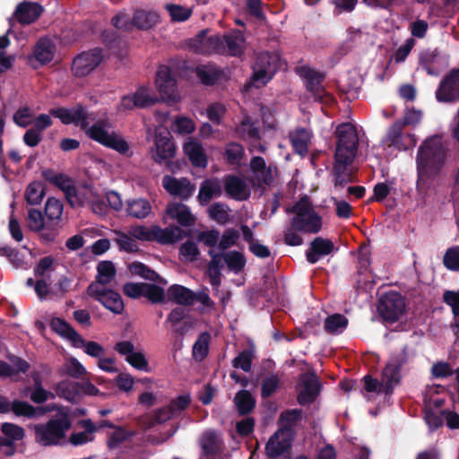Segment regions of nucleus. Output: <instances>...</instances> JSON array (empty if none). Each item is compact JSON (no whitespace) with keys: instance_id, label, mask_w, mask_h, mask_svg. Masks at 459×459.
Listing matches in <instances>:
<instances>
[{"instance_id":"nucleus-1","label":"nucleus","mask_w":459,"mask_h":459,"mask_svg":"<svg viewBox=\"0 0 459 459\" xmlns=\"http://www.w3.org/2000/svg\"><path fill=\"white\" fill-rule=\"evenodd\" d=\"M409 361L408 346L404 345L401 350L392 352L382 370L380 381L370 375H366L363 377L364 389L368 393L385 394L386 396L392 395L394 388L401 384L402 370Z\"/></svg>"},{"instance_id":"nucleus-2","label":"nucleus","mask_w":459,"mask_h":459,"mask_svg":"<svg viewBox=\"0 0 459 459\" xmlns=\"http://www.w3.org/2000/svg\"><path fill=\"white\" fill-rule=\"evenodd\" d=\"M447 152L438 135H432L422 142L416 155L418 183L439 175L446 164Z\"/></svg>"},{"instance_id":"nucleus-3","label":"nucleus","mask_w":459,"mask_h":459,"mask_svg":"<svg viewBox=\"0 0 459 459\" xmlns=\"http://www.w3.org/2000/svg\"><path fill=\"white\" fill-rule=\"evenodd\" d=\"M54 406L56 413L45 424L34 426L35 441L44 446L60 445L72 427L69 409L64 406Z\"/></svg>"},{"instance_id":"nucleus-4","label":"nucleus","mask_w":459,"mask_h":459,"mask_svg":"<svg viewBox=\"0 0 459 459\" xmlns=\"http://www.w3.org/2000/svg\"><path fill=\"white\" fill-rule=\"evenodd\" d=\"M287 212L295 213L290 220V228L295 231L304 233H318L322 229V218L314 210L311 199L305 195L295 203L293 206L288 208Z\"/></svg>"},{"instance_id":"nucleus-5","label":"nucleus","mask_w":459,"mask_h":459,"mask_svg":"<svg viewBox=\"0 0 459 459\" xmlns=\"http://www.w3.org/2000/svg\"><path fill=\"white\" fill-rule=\"evenodd\" d=\"M337 137L334 159L340 162L351 163L357 154L359 137L355 126L351 123H343L335 130Z\"/></svg>"},{"instance_id":"nucleus-6","label":"nucleus","mask_w":459,"mask_h":459,"mask_svg":"<svg viewBox=\"0 0 459 459\" xmlns=\"http://www.w3.org/2000/svg\"><path fill=\"white\" fill-rule=\"evenodd\" d=\"M129 233L134 238L138 240H156L160 244H174L181 240L185 236L184 230L178 226H170L166 229L152 226L151 229H148L145 226L137 225L131 227Z\"/></svg>"},{"instance_id":"nucleus-7","label":"nucleus","mask_w":459,"mask_h":459,"mask_svg":"<svg viewBox=\"0 0 459 459\" xmlns=\"http://www.w3.org/2000/svg\"><path fill=\"white\" fill-rule=\"evenodd\" d=\"M106 126L107 122L105 120H98L91 126H88L83 131L90 139L98 143L115 150L120 154H126L130 149L128 143L117 133H109Z\"/></svg>"},{"instance_id":"nucleus-8","label":"nucleus","mask_w":459,"mask_h":459,"mask_svg":"<svg viewBox=\"0 0 459 459\" xmlns=\"http://www.w3.org/2000/svg\"><path fill=\"white\" fill-rule=\"evenodd\" d=\"M281 65L278 54L273 52H262L256 56L254 65L252 80L257 83V87L265 86L275 75Z\"/></svg>"},{"instance_id":"nucleus-9","label":"nucleus","mask_w":459,"mask_h":459,"mask_svg":"<svg viewBox=\"0 0 459 459\" xmlns=\"http://www.w3.org/2000/svg\"><path fill=\"white\" fill-rule=\"evenodd\" d=\"M405 299L397 291L391 290L383 294L377 301V310L385 323H395L405 311Z\"/></svg>"},{"instance_id":"nucleus-10","label":"nucleus","mask_w":459,"mask_h":459,"mask_svg":"<svg viewBox=\"0 0 459 459\" xmlns=\"http://www.w3.org/2000/svg\"><path fill=\"white\" fill-rule=\"evenodd\" d=\"M104 59V50L95 48L77 55L72 64V73L75 77H85L94 71Z\"/></svg>"},{"instance_id":"nucleus-11","label":"nucleus","mask_w":459,"mask_h":459,"mask_svg":"<svg viewBox=\"0 0 459 459\" xmlns=\"http://www.w3.org/2000/svg\"><path fill=\"white\" fill-rule=\"evenodd\" d=\"M86 293L112 313L116 315L123 313L125 305L120 294L117 291L110 289H100L97 283L91 282L87 287Z\"/></svg>"},{"instance_id":"nucleus-12","label":"nucleus","mask_w":459,"mask_h":459,"mask_svg":"<svg viewBox=\"0 0 459 459\" xmlns=\"http://www.w3.org/2000/svg\"><path fill=\"white\" fill-rule=\"evenodd\" d=\"M49 113L54 117L60 119L64 125L74 124L82 131L89 126V114L82 103H77L71 108L64 107L51 108Z\"/></svg>"},{"instance_id":"nucleus-13","label":"nucleus","mask_w":459,"mask_h":459,"mask_svg":"<svg viewBox=\"0 0 459 459\" xmlns=\"http://www.w3.org/2000/svg\"><path fill=\"white\" fill-rule=\"evenodd\" d=\"M438 102L453 103L459 100V69L453 68L440 81L436 91Z\"/></svg>"},{"instance_id":"nucleus-14","label":"nucleus","mask_w":459,"mask_h":459,"mask_svg":"<svg viewBox=\"0 0 459 459\" xmlns=\"http://www.w3.org/2000/svg\"><path fill=\"white\" fill-rule=\"evenodd\" d=\"M300 76L306 80V89L312 93L314 100L324 103L332 99V96L326 93L322 85L325 80V74L317 72L309 66L300 68Z\"/></svg>"},{"instance_id":"nucleus-15","label":"nucleus","mask_w":459,"mask_h":459,"mask_svg":"<svg viewBox=\"0 0 459 459\" xmlns=\"http://www.w3.org/2000/svg\"><path fill=\"white\" fill-rule=\"evenodd\" d=\"M154 143L155 152L152 153V159L156 163L162 164L175 156L176 147L167 128L160 127L155 130Z\"/></svg>"},{"instance_id":"nucleus-16","label":"nucleus","mask_w":459,"mask_h":459,"mask_svg":"<svg viewBox=\"0 0 459 459\" xmlns=\"http://www.w3.org/2000/svg\"><path fill=\"white\" fill-rule=\"evenodd\" d=\"M403 128L400 124L394 122L388 128L383 139V143L399 151H407L413 148L417 143L416 136L413 134H403Z\"/></svg>"},{"instance_id":"nucleus-17","label":"nucleus","mask_w":459,"mask_h":459,"mask_svg":"<svg viewBox=\"0 0 459 459\" xmlns=\"http://www.w3.org/2000/svg\"><path fill=\"white\" fill-rule=\"evenodd\" d=\"M194 51L197 54L210 56L212 54H225V46L219 34L207 35V30H201L193 44Z\"/></svg>"},{"instance_id":"nucleus-18","label":"nucleus","mask_w":459,"mask_h":459,"mask_svg":"<svg viewBox=\"0 0 459 459\" xmlns=\"http://www.w3.org/2000/svg\"><path fill=\"white\" fill-rule=\"evenodd\" d=\"M299 384L303 389L298 394L297 402L300 405L315 402L321 390V383L314 371H307L299 377Z\"/></svg>"},{"instance_id":"nucleus-19","label":"nucleus","mask_w":459,"mask_h":459,"mask_svg":"<svg viewBox=\"0 0 459 459\" xmlns=\"http://www.w3.org/2000/svg\"><path fill=\"white\" fill-rule=\"evenodd\" d=\"M114 350L125 356L126 361L134 368L150 372L149 362L142 351H134V345L131 341H121L115 344Z\"/></svg>"},{"instance_id":"nucleus-20","label":"nucleus","mask_w":459,"mask_h":459,"mask_svg":"<svg viewBox=\"0 0 459 459\" xmlns=\"http://www.w3.org/2000/svg\"><path fill=\"white\" fill-rule=\"evenodd\" d=\"M28 228L35 232L40 233V238L47 242H53L58 235L56 227H52L48 222L45 223L42 212L35 208H31L28 212Z\"/></svg>"},{"instance_id":"nucleus-21","label":"nucleus","mask_w":459,"mask_h":459,"mask_svg":"<svg viewBox=\"0 0 459 459\" xmlns=\"http://www.w3.org/2000/svg\"><path fill=\"white\" fill-rule=\"evenodd\" d=\"M162 186L167 192L182 200H187L194 193L195 186L186 178L178 179L174 177L165 176L162 178Z\"/></svg>"},{"instance_id":"nucleus-22","label":"nucleus","mask_w":459,"mask_h":459,"mask_svg":"<svg viewBox=\"0 0 459 459\" xmlns=\"http://www.w3.org/2000/svg\"><path fill=\"white\" fill-rule=\"evenodd\" d=\"M284 429H279L269 438L265 445L268 457L277 458L287 452L291 446V438L284 436Z\"/></svg>"},{"instance_id":"nucleus-23","label":"nucleus","mask_w":459,"mask_h":459,"mask_svg":"<svg viewBox=\"0 0 459 459\" xmlns=\"http://www.w3.org/2000/svg\"><path fill=\"white\" fill-rule=\"evenodd\" d=\"M334 250V245L329 238H315L309 248L306 251V257L309 264H316L323 256L330 255Z\"/></svg>"},{"instance_id":"nucleus-24","label":"nucleus","mask_w":459,"mask_h":459,"mask_svg":"<svg viewBox=\"0 0 459 459\" xmlns=\"http://www.w3.org/2000/svg\"><path fill=\"white\" fill-rule=\"evenodd\" d=\"M50 328L63 338L69 340L75 348H81L84 339L65 320L60 317H53L50 321Z\"/></svg>"},{"instance_id":"nucleus-25","label":"nucleus","mask_w":459,"mask_h":459,"mask_svg":"<svg viewBox=\"0 0 459 459\" xmlns=\"http://www.w3.org/2000/svg\"><path fill=\"white\" fill-rule=\"evenodd\" d=\"M224 190L230 197L238 201L247 200L250 195L246 182L235 175L225 177Z\"/></svg>"},{"instance_id":"nucleus-26","label":"nucleus","mask_w":459,"mask_h":459,"mask_svg":"<svg viewBox=\"0 0 459 459\" xmlns=\"http://www.w3.org/2000/svg\"><path fill=\"white\" fill-rule=\"evenodd\" d=\"M55 406L34 407L25 401L15 399L12 402L11 411L17 417H25L28 419H36L44 415L47 411L54 410Z\"/></svg>"},{"instance_id":"nucleus-27","label":"nucleus","mask_w":459,"mask_h":459,"mask_svg":"<svg viewBox=\"0 0 459 459\" xmlns=\"http://www.w3.org/2000/svg\"><path fill=\"white\" fill-rule=\"evenodd\" d=\"M43 7L38 3L22 2L16 7L14 15L22 24L34 22L42 13Z\"/></svg>"},{"instance_id":"nucleus-28","label":"nucleus","mask_w":459,"mask_h":459,"mask_svg":"<svg viewBox=\"0 0 459 459\" xmlns=\"http://www.w3.org/2000/svg\"><path fill=\"white\" fill-rule=\"evenodd\" d=\"M167 214L182 227H190L195 224V218L187 205L182 203H173L167 206Z\"/></svg>"},{"instance_id":"nucleus-29","label":"nucleus","mask_w":459,"mask_h":459,"mask_svg":"<svg viewBox=\"0 0 459 459\" xmlns=\"http://www.w3.org/2000/svg\"><path fill=\"white\" fill-rule=\"evenodd\" d=\"M183 149L194 167L202 169L207 167V156L200 143L191 140L184 144Z\"/></svg>"},{"instance_id":"nucleus-30","label":"nucleus","mask_w":459,"mask_h":459,"mask_svg":"<svg viewBox=\"0 0 459 459\" xmlns=\"http://www.w3.org/2000/svg\"><path fill=\"white\" fill-rule=\"evenodd\" d=\"M4 437L0 436V445L5 447H13L16 441H21L25 437L24 429L11 422H4L0 428Z\"/></svg>"},{"instance_id":"nucleus-31","label":"nucleus","mask_w":459,"mask_h":459,"mask_svg":"<svg viewBox=\"0 0 459 459\" xmlns=\"http://www.w3.org/2000/svg\"><path fill=\"white\" fill-rule=\"evenodd\" d=\"M151 203L144 198H132L126 200V212L127 216L143 220L147 218L152 212Z\"/></svg>"},{"instance_id":"nucleus-32","label":"nucleus","mask_w":459,"mask_h":459,"mask_svg":"<svg viewBox=\"0 0 459 459\" xmlns=\"http://www.w3.org/2000/svg\"><path fill=\"white\" fill-rule=\"evenodd\" d=\"M156 85L160 94L170 97L176 89V80L172 77L169 66L161 65L157 71Z\"/></svg>"},{"instance_id":"nucleus-33","label":"nucleus","mask_w":459,"mask_h":459,"mask_svg":"<svg viewBox=\"0 0 459 459\" xmlns=\"http://www.w3.org/2000/svg\"><path fill=\"white\" fill-rule=\"evenodd\" d=\"M221 38L224 41L225 53L231 56H239L244 53L245 37L240 30H233Z\"/></svg>"},{"instance_id":"nucleus-34","label":"nucleus","mask_w":459,"mask_h":459,"mask_svg":"<svg viewBox=\"0 0 459 459\" xmlns=\"http://www.w3.org/2000/svg\"><path fill=\"white\" fill-rule=\"evenodd\" d=\"M160 22V15L154 11L135 10L133 15L134 27L148 30Z\"/></svg>"},{"instance_id":"nucleus-35","label":"nucleus","mask_w":459,"mask_h":459,"mask_svg":"<svg viewBox=\"0 0 459 459\" xmlns=\"http://www.w3.org/2000/svg\"><path fill=\"white\" fill-rule=\"evenodd\" d=\"M233 403L239 416H247L254 411L256 401L250 391L243 389L235 394Z\"/></svg>"},{"instance_id":"nucleus-36","label":"nucleus","mask_w":459,"mask_h":459,"mask_svg":"<svg viewBox=\"0 0 459 459\" xmlns=\"http://www.w3.org/2000/svg\"><path fill=\"white\" fill-rule=\"evenodd\" d=\"M54 53L55 45L48 38L39 39L33 50L35 59L41 65L50 63L54 58Z\"/></svg>"},{"instance_id":"nucleus-37","label":"nucleus","mask_w":459,"mask_h":459,"mask_svg":"<svg viewBox=\"0 0 459 459\" xmlns=\"http://www.w3.org/2000/svg\"><path fill=\"white\" fill-rule=\"evenodd\" d=\"M55 391L57 396L71 403H77L81 399L79 382L62 380L56 384Z\"/></svg>"},{"instance_id":"nucleus-38","label":"nucleus","mask_w":459,"mask_h":459,"mask_svg":"<svg viewBox=\"0 0 459 459\" xmlns=\"http://www.w3.org/2000/svg\"><path fill=\"white\" fill-rule=\"evenodd\" d=\"M78 425L82 427L84 430L81 432L73 433L69 437V442L75 446H82L92 441L93 437L91 435L95 433L94 423L90 419L79 420Z\"/></svg>"},{"instance_id":"nucleus-39","label":"nucleus","mask_w":459,"mask_h":459,"mask_svg":"<svg viewBox=\"0 0 459 459\" xmlns=\"http://www.w3.org/2000/svg\"><path fill=\"white\" fill-rule=\"evenodd\" d=\"M169 299L181 306H192L194 291L183 285L173 284L167 290Z\"/></svg>"},{"instance_id":"nucleus-40","label":"nucleus","mask_w":459,"mask_h":459,"mask_svg":"<svg viewBox=\"0 0 459 459\" xmlns=\"http://www.w3.org/2000/svg\"><path fill=\"white\" fill-rule=\"evenodd\" d=\"M290 140L294 151L299 155H305L308 151V143L310 135L305 128H297L290 134Z\"/></svg>"},{"instance_id":"nucleus-41","label":"nucleus","mask_w":459,"mask_h":459,"mask_svg":"<svg viewBox=\"0 0 459 459\" xmlns=\"http://www.w3.org/2000/svg\"><path fill=\"white\" fill-rule=\"evenodd\" d=\"M128 269L134 275H138L144 280L166 284L167 281L162 279L155 271L141 262H133Z\"/></svg>"},{"instance_id":"nucleus-42","label":"nucleus","mask_w":459,"mask_h":459,"mask_svg":"<svg viewBox=\"0 0 459 459\" xmlns=\"http://www.w3.org/2000/svg\"><path fill=\"white\" fill-rule=\"evenodd\" d=\"M63 208L64 205L60 200L55 197L48 198L45 204L44 212L48 223L52 225V227H56L58 224V221L63 214Z\"/></svg>"},{"instance_id":"nucleus-43","label":"nucleus","mask_w":459,"mask_h":459,"mask_svg":"<svg viewBox=\"0 0 459 459\" xmlns=\"http://www.w3.org/2000/svg\"><path fill=\"white\" fill-rule=\"evenodd\" d=\"M116 273L115 265L111 261H101L97 265V276L94 282L99 286L107 285L114 279Z\"/></svg>"},{"instance_id":"nucleus-44","label":"nucleus","mask_w":459,"mask_h":459,"mask_svg":"<svg viewBox=\"0 0 459 459\" xmlns=\"http://www.w3.org/2000/svg\"><path fill=\"white\" fill-rule=\"evenodd\" d=\"M348 318L342 314H333L325 320V330L330 334L342 333L348 326Z\"/></svg>"},{"instance_id":"nucleus-45","label":"nucleus","mask_w":459,"mask_h":459,"mask_svg":"<svg viewBox=\"0 0 459 459\" xmlns=\"http://www.w3.org/2000/svg\"><path fill=\"white\" fill-rule=\"evenodd\" d=\"M443 301L451 307L455 317V323L452 325L455 335L459 337V291L446 290L443 293Z\"/></svg>"},{"instance_id":"nucleus-46","label":"nucleus","mask_w":459,"mask_h":459,"mask_svg":"<svg viewBox=\"0 0 459 459\" xmlns=\"http://www.w3.org/2000/svg\"><path fill=\"white\" fill-rule=\"evenodd\" d=\"M45 195V186L39 181H33L28 185L25 190V200L29 204H39Z\"/></svg>"},{"instance_id":"nucleus-47","label":"nucleus","mask_w":459,"mask_h":459,"mask_svg":"<svg viewBox=\"0 0 459 459\" xmlns=\"http://www.w3.org/2000/svg\"><path fill=\"white\" fill-rule=\"evenodd\" d=\"M201 447L204 455L206 456H212L219 454L221 445L216 434L213 431L206 432L201 440Z\"/></svg>"},{"instance_id":"nucleus-48","label":"nucleus","mask_w":459,"mask_h":459,"mask_svg":"<svg viewBox=\"0 0 459 459\" xmlns=\"http://www.w3.org/2000/svg\"><path fill=\"white\" fill-rule=\"evenodd\" d=\"M224 262L229 270L235 273H240L245 268L247 263L245 255L236 250L224 253Z\"/></svg>"},{"instance_id":"nucleus-49","label":"nucleus","mask_w":459,"mask_h":459,"mask_svg":"<svg viewBox=\"0 0 459 459\" xmlns=\"http://www.w3.org/2000/svg\"><path fill=\"white\" fill-rule=\"evenodd\" d=\"M244 155V147L238 143L230 142L225 147L224 159L230 165L239 164Z\"/></svg>"},{"instance_id":"nucleus-50","label":"nucleus","mask_w":459,"mask_h":459,"mask_svg":"<svg viewBox=\"0 0 459 459\" xmlns=\"http://www.w3.org/2000/svg\"><path fill=\"white\" fill-rule=\"evenodd\" d=\"M335 162L333 168L334 176V186L337 187H344L349 182L351 181L350 175L347 173V167L351 163L340 162L339 159H334Z\"/></svg>"},{"instance_id":"nucleus-51","label":"nucleus","mask_w":459,"mask_h":459,"mask_svg":"<svg viewBox=\"0 0 459 459\" xmlns=\"http://www.w3.org/2000/svg\"><path fill=\"white\" fill-rule=\"evenodd\" d=\"M165 9L168 11L170 20L173 22H182L188 20L192 15V9L180 4H167Z\"/></svg>"},{"instance_id":"nucleus-52","label":"nucleus","mask_w":459,"mask_h":459,"mask_svg":"<svg viewBox=\"0 0 459 459\" xmlns=\"http://www.w3.org/2000/svg\"><path fill=\"white\" fill-rule=\"evenodd\" d=\"M195 73L201 82L206 86L214 85L218 82L221 75L218 70L206 66L197 67Z\"/></svg>"},{"instance_id":"nucleus-53","label":"nucleus","mask_w":459,"mask_h":459,"mask_svg":"<svg viewBox=\"0 0 459 459\" xmlns=\"http://www.w3.org/2000/svg\"><path fill=\"white\" fill-rule=\"evenodd\" d=\"M280 377L276 374H272L265 377L261 385L262 398L267 399L271 397L280 388Z\"/></svg>"},{"instance_id":"nucleus-54","label":"nucleus","mask_w":459,"mask_h":459,"mask_svg":"<svg viewBox=\"0 0 459 459\" xmlns=\"http://www.w3.org/2000/svg\"><path fill=\"white\" fill-rule=\"evenodd\" d=\"M302 416L301 409L286 410L280 415L279 421L282 424V428L285 431L291 429L294 423L299 421Z\"/></svg>"},{"instance_id":"nucleus-55","label":"nucleus","mask_w":459,"mask_h":459,"mask_svg":"<svg viewBox=\"0 0 459 459\" xmlns=\"http://www.w3.org/2000/svg\"><path fill=\"white\" fill-rule=\"evenodd\" d=\"M209 341L210 334L208 333L205 332L200 334L193 346V355L195 358H199L202 360L207 356L209 352Z\"/></svg>"},{"instance_id":"nucleus-56","label":"nucleus","mask_w":459,"mask_h":459,"mask_svg":"<svg viewBox=\"0 0 459 459\" xmlns=\"http://www.w3.org/2000/svg\"><path fill=\"white\" fill-rule=\"evenodd\" d=\"M443 264L446 269L459 272V246L452 247L446 251Z\"/></svg>"},{"instance_id":"nucleus-57","label":"nucleus","mask_w":459,"mask_h":459,"mask_svg":"<svg viewBox=\"0 0 459 459\" xmlns=\"http://www.w3.org/2000/svg\"><path fill=\"white\" fill-rule=\"evenodd\" d=\"M63 373L74 378H80L86 374V369L77 359L71 358L64 364Z\"/></svg>"},{"instance_id":"nucleus-58","label":"nucleus","mask_w":459,"mask_h":459,"mask_svg":"<svg viewBox=\"0 0 459 459\" xmlns=\"http://www.w3.org/2000/svg\"><path fill=\"white\" fill-rule=\"evenodd\" d=\"M240 235L238 230L234 228L226 229L222 235L221 238L218 244V247L221 250H226L233 246L237 245V242L239 238Z\"/></svg>"},{"instance_id":"nucleus-59","label":"nucleus","mask_w":459,"mask_h":459,"mask_svg":"<svg viewBox=\"0 0 459 459\" xmlns=\"http://www.w3.org/2000/svg\"><path fill=\"white\" fill-rule=\"evenodd\" d=\"M253 353L250 350H243L232 360L235 368H241L245 372H250L252 368Z\"/></svg>"},{"instance_id":"nucleus-60","label":"nucleus","mask_w":459,"mask_h":459,"mask_svg":"<svg viewBox=\"0 0 459 459\" xmlns=\"http://www.w3.org/2000/svg\"><path fill=\"white\" fill-rule=\"evenodd\" d=\"M152 303H162L165 300V291L160 286L152 283H145L144 296Z\"/></svg>"},{"instance_id":"nucleus-61","label":"nucleus","mask_w":459,"mask_h":459,"mask_svg":"<svg viewBox=\"0 0 459 459\" xmlns=\"http://www.w3.org/2000/svg\"><path fill=\"white\" fill-rule=\"evenodd\" d=\"M209 216L219 224H225L229 221V213L225 205L221 203H214L208 209Z\"/></svg>"},{"instance_id":"nucleus-62","label":"nucleus","mask_w":459,"mask_h":459,"mask_svg":"<svg viewBox=\"0 0 459 459\" xmlns=\"http://www.w3.org/2000/svg\"><path fill=\"white\" fill-rule=\"evenodd\" d=\"M425 421L431 431L437 430L443 425V418L433 411L432 408H427V396L423 399Z\"/></svg>"},{"instance_id":"nucleus-63","label":"nucleus","mask_w":459,"mask_h":459,"mask_svg":"<svg viewBox=\"0 0 459 459\" xmlns=\"http://www.w3.org/2000/svg\"><path fill=\"white\" fill-rule=\"evenodd\" d=\"M134 102L136 108H144L151 107L156 103V99L151 97L148 93V90L144 87H140L134 94Z\"/></svg>"},{"instance_id":"nucleus-64","label":"nucleus","mask_w":459,"mask_h":459,"mask_svg":"<svg viewBox=\"0 0 459 459\" xmlns=\"http://www.w3.org/2000/svg\"><path fill=\"white\" fill-rule=\"evenodd\" d=\"M438 56L439 52L437 49L427 50L420 54V64L430 75L435 74L433 64Z\"/></svg>"}]
</instances>
